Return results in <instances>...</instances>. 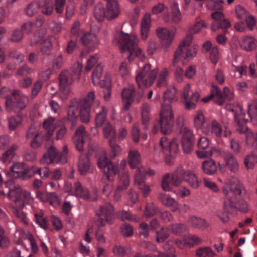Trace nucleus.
Masks as SVG:
<instances>
[{"instance_id": "1", "label": "nucleus", "mask_w": 257, "mask_h": 257, "mask_svg": "<svg viewBox=\"0 0 257 257\" xmlns=\"http://www.w3.org/2000/svg\"><path fill=\"white\" fill-rule=\"evenodd\" d=\"M158 75L157 86H167L169 78L168 69L163 68L159 71L157 67L153 68L151 64H144L142 67L136 71L135 78L138 87H148L152 86Z\"/></svg>"}, {"instance_id": "2", "label": "nucleus", "mask_w": 257, "mask_h": 257, "mask_svg": "<svg viewBox=\"0 0 257 257\" xmlns=\"http://www.w3.org/2000/svg\"><path fill=\"white\" fill-rule=\"evenodd\" d=\"M139 39L135 34H118L113 40L114 43L117 44L122 53H126L130 62L134 58L143 61L145 59V54L142 49L138 47Z\"/></svg>"}, {"instance_id": "3", "label": "nucleus", "mask_w": 257, "mask_h": 257, "mask_svg": "<svg viewBox=\"0 0 257 257\" xmlns=\"http://www.w3.org/2000/svg\"><path fill=\"white\" fill-rule=\"evenodd\" d=\"M217 181L222 184V190L224 195L223 205L226 207L234 206L236 197L240 196L243 186L241 184L236 183L235 179L230 178L223 180L217 178Z\"/></svg>"}, {"instance_id": "4", "label": "nucleus", "mask_w": 257, "mask_h": 257, "mask_svg": "<svg viewBox=\"0 0 257 257\" xmlns=\"http://www.w3.org/2000/svg\"><path fill=\"white\" fill-rule=\"evenodd\" d=\"M105 4L98 3L94 8L93 15L98 21L105 18L110 20L118 16L120 9L117 0H105Z\"/></svg>"}, {"instance_id": "5", "label": "nucleus", "mask_w": 257, "mask_h": 257, "mask_svg": "<svg viewBox=\"0 0 257 257\" xmlns=\"http://www.w3.org/2000/svg\"><path fill=\"white\" fill-rule=\"evenodd\" d=\"M11 96V99L5 101L6 110L8 112L21 111L24 110L29 103V97L19 89L13 90Z\"/></svg>"}, {"instance_id": "6", "label": "nucleus", "mask_w": 257, "mask_h": 257, "mask_svg": "<svg viewBox=\"0 0 257 257\" xmlns=\"http://www.w3.org/2000/svg\"><path fill=\"white\" fill-rule=\"evenodd\" d=\"M143 88H139L140 89L136 91L135 86L129 84L123 89L121 96L124 103L122 107L124 110H128L132 103L138 104L141 101L144 94Z\"/></svg>"}, {"instance_id": "7", "label": "nucleus", "mask_w": 257, "mask_h": 257, "mask_svg": "<svg viewBox=\"0 0 257 257\" xmlns=\"http://www.w3.org/2000/svg\"><path fill=\"white\" fill-rule=\"evenodd\" d=\"M174 122L173 114L170 104H163L160 113L161 132L164 134H169L172 130Z\"/></svg>"}, {"instance_id": "8", "label": "nucleus", "mask_w": 257, "mask_h": 257, "mask_svg": "<svg viewBox=\"0 0 257 257\" xmlns=\"http://www.w3.org/2000/svg\"><path fill=\"white\" fill-rule=\"evenodd\" d=\"M177 179L175 184L180 185L184 181L191 187L197 189L199 186V182L196 175L189 170L185 169L183 166H179L176 170Z\"/></svg>"}, {"instance_id": "9", "label": "nucleus", "mask_w": 257, "mask_h": 257, "mask_svg": "<svg viewBox=\"0 0 257 257\" xmlns=\"http://www.w3.org/2000/svg\"><path fill=\"white\" fill-rule=\"evenodd\" d=\"M64 188L70 195L76 196L77 197L92 201L95 200L97 198L96 192H94L93 196H91L88 190L86 188H83L79 182H76L73 186L70 183L65 182Z\"/></svg>"}, {"instance_id": "10", "label": "nucleus", "mask_w": 257, "mask_h": 257, "mask_svg": "<svg viewBox=\"0 0 257 257\" xmlns=\"http://www.w3.org/2000/svg\"><path fill=\"white\" fill-rule=\"evenodd\" d=\"M39 9L45 15H51L53 10L52 2L41 0L39 3H32L26 9V14L29 17L33 16L38 13Z\"/></svg>"}, {"instance_id": "11", "label": "nucleus", "mask_w": 257, "mask_h": 257, "mask_svg": "<svg viewBox=\"0 0 257 257\" xmlns=\"http://www.w3.org/2000/svg\"><path fill=\"white\" fill-rule=\"evenodd\" d=\"M156 34L161 41L163 48L167 50L171 46L175 39L176 31L170 30L165 27H159L156 30Z\"/></svg>"}, {"instance_id": "12", "label": "nucleus", "mask_w": 257, "mask_h": 257, "mask_svg": "<svg viewBox=\"0 0 257 257\" xmlns=\"http://www.w3.org/2000/svg\"><path fill=\"white\" fill-rule=\"evenodd\" d=\"M145 168L142 166L137 168L134 176V182L136 186L142 192L144 196L149 195L151 191L150 186L145 183Z\"/></svg>"}, {"instance_id": "13", "label": "nucleus", "mask_w": 257, "mask_h": 257, "mask_svg": "<svg viewBox=\"0 0 257 257\" xmlns=\"http://www.w3.org/2000/svg\"><path fill=\"white\" fill-rule=\"evenodd\" d=\"M98 165L100 169L106 174L107 179L111 180L110 177L115 175L118 171L117 166L112 164L111 162L109 161L107 157L106 152L103 153L98 161Z\"/></svg>"}, {"instance_id": "14", "label": "nucleus", "mask_w": 257, "mask_h": 257, "mask_svg": "<svg viewBox=\"0 0 257 257\" xmlns=\"http://www.w3.org/2000/svg\"><path fill=\"white\" fill-rule=\"evenodd\" d=\"M201 132L206 136H215L220 138L222 135L223 129L218 121L213 119L204 125Z\"/></svg>"}, {"instance_id": "15", "label": "nucleus", "mask_w": 257, "mask_h": 257, "mask_svg": "<svg viewBox=\"0 0 257 257\" xmlns=\"http://www.w3.org/2000/svg\"><path fill=\"white\" fill-rule=\"evenodd\" d=\"M190 90V86L187 84L183 88L182 97L184 99L186 108L188 109H193L196 107V104L200 98V95L198 92H195L192 93L191 96H190L189 95Z\"/></svg>"}, {"instance_id": "16", "label": "nucleus", "mask_w": 257, "mask_h": 257, "mask_svg": "<svg viewBox=\"0 0 257 257\" xmlns=\"http://www.w3.org/2000/svg\"><path fill=\"white\" fill-rule=\"evenodd\" d=\"M160 144L163 152L166 155L174 157L178 151V145L175 139L169 140L166 137H163Z\"/></svg>"}, {"instance_id": "17", "label": "nucleus", "mask_w": 257, "mask_h": 257, "mask_svg": "<svg viewBox=\"0 0 257 257\" xmlns=\"http://www.w3.org/2000/svg\"><path fill=\"white\" fill-rule=\"evenodd\" d=\"M211 18L213 20L211 29L216 32L219 29H226L230 27V23L228 20L225 19L224 15L219 12H215L212 14Z\"/></svg>"}, {"instance_id": "18", "label": "nucleus", "mask_w": 257, "mask_h": 257, "mask_svg": "<svg viewBox=\"0 0 257 257\" xmlns=\"http://www.w3.org/2000/svg\"><path fill=\"white\" fill-rule=\"evenodd\" d=\"M88 136L84 126L81 125L76 131L73 140L77 150L81 151L83 148L84 139Z\"/></svg>"}, {"instance_id": "19", "label": "nucleus", "mask_w": 257, "mask_h": 257, "mask_svg": "<svg viewBox=\"0 0 257 257\" xmlns=\"http://www.w3.org/2000/svg\"><path fill=\"white\" fill-rule=\"evenodd\" d=\"M119 177V185L114 194V200L115 201H118L120 199L121 196L119 192L125 190L127 188L130 183L129 176L127 172H124L120 174Z\"/></svg>"}, {"instance_id": "20", "label": "nucleus", "mask_w": 257, "mask_h": 257, "mask_svg": "<svg viewBox=\"0 0 257 257\" xmlns=\"http://www.w3.org/2000/svg\"><path fill=\"white\" fill-rule=\"evenodd\" d=\"M210 94L209 96L202 99V101L207 102L212 98L215 103L218 105L223 104L224 98L222 95L220 89L218 86L212 85L210 89Z\"/></svg>"}, {"instance_id": "21", "label": "nucleus", "mask_w": 257, "mask_h": 257, "mask_svg": "<svg viewBox=\"0 0 257 257\" xmlns=\"http://www.w3.org/2000/svg\"><path fill=\"white\" fill-rule=\"evenodd\" d=\"M239 45L242 50L251 51L256 48L257 40L252 36H243L239 40Z\"/></svg>"}, {"instance_id": "22", "label": "nucleus", "mask_w": 257, "mask_h": 257, "mask_svg": "<svg viewBox=\"0 0 257 257\" xmlns=\"http://www.w3.org/2000/svg\"><path fill=\"white\" fill-rule=\"evenodd\" d=\"M80 38L83 44L89 47V51H92L96 46L99 44V41L95 34L91 33H83Z\"/></svg>"}, {"instance_id": "23", "label": "nucleus", "mask_w": 257, "mask_h": 257, "mask_svg": "<svg viewBox=\"0 0 257 257\" xmlns=\"http://www.w3.org/2000/svg\"><path fill=\"white\" fill-rule=\"evenodd\" d=\"M151 27V18L149 14H146L144 16L140 27L141 38L143 41L147 40Z\"/></svg>"}, {"instance_id": "24", "label": "nucleus", "mask_w": 257, "mask_h": 257, "mask_svg": "<svg viewBox=\"0 0 257 257\" xmlns=\"http://www.w3.org/2000/svg\"><path fill=\"white\" fill-rule=\"evenodd\" d=\"M192 40V36L188 35L180 43L179 48L177 49L174 54L172 62L173 65H175L180 60L183 50H185L187 48H189V47H190Z\"/></svg>"}, {"instance_id": "25", "label": "nucleus", "mask_w": 257, "mask_h": 257, "mask_svg": "<svg viewBox=\"0 0 257 257\" xmlns=\"http://www.w3.org/2000/svg\"><path fill=\"white\" fill-rule=\"evenodd\" d=\"M96 214L99 216H103L108 223H111L113 218V208L109 203H106L100 206L96 210Z\"/></svg>"}, {"instance_id": "26", "label": "nucleus", "mask_w": 257, "mask_h": 257, "mask_svg": "<svg viewBox=\"0 0 257 257\" xmlns=\"http://www.w3.org/2000/svg\"><path fill=\"white\" fill-rule=\"evenodd\" d=\"M187 223L192 227L200 230H204L209 227V223L205 219L195 216L189 217Z\"/></svg>"}, {"instance_id": "27", "label": "nucleus", "mask_w": 257, "mask_h": 257, "mask_svg": "<svg viewBox=\"0 0 257 257\" xmlns=\"http://www.w3.org/2000/svg\"><path fill=\"white\" fill-rule=\"evenodd\" d=\"M177 178L176 170L171 175L169 174L165 175L162 180L161 187L162 189L165 191H171L172 190V184L176 186L179 185L175 184V181Z\"/></svg>"}, {"instance_id": "28", "label": "nucleus", "mask_w": 257, "mask_h": 257, "mask_svg": "<svg viewBox=\"0 0 257 257\" xmlns=\"http://www.w3.org/2000/svg\"><path fill=\"white\" fill-rule=\"evenodd\" d=\"M95 104L97 105V108L94 110L96 113L95 123L97 127H100L106 120L107 110L103 106H101L99 108L98 107L100 104L99 101H96Z\"/></svg>"}, {"instance_id": "29", "label": "nucleus", "mask_w": 257, "mask_h": 257, "mask_svg": "<svg viewBox=\"0 0 257 257\" xmlns=\"http://www.w3.org/2000/svg\"><path fill=\"white\" fill-rule=\"evenodd\" d=\"M159 198L163 204L169 207L172 211H175L178 209V202L169 195L160 193Z\"/></svg>"}, {"instance_id": "30", "label": "nucleus", "mask_w": 257, "mask_h": 257, "mask_svg": "<svg viewBox=\"0 0 257 257\" xmlns=\"http://www.w3.org/2000/svg\"><path fill=\"white\" fill-rule=\"evenodd\" d=\"M57 156V149L52 146L44 154L43 157L40 159V162L43 165H49L53 162L56 163V158Z\"/></svg>"}, {"instance_id": "31", "label": "nucleus", "mask_w": 257, "mask_h": 257, "mask_svg": "<svg viewBox=\"0 0 257 257\" xmlns=\"http://www.w3.org/2000/svg\"><path fill=\"white\" fill-rule=\"evenodd\" d=\"M224 160L226 166L231 172L235 173L238 170V163L235 156L231 153H226L224 155Z\"/></svg>"}, {"instance_id": "32", "label": "nucleus", "mask_w": 257, "mask_h": 257, "mask_svg": "<svg viewBox=\"0 0 257 257\" xmlns=\"http://www.w3.org/2000/svg\"><path fill=\"white\" fill-rule=\"evenodd\" d=\"M23 191L19 185H15L10 189L7 197L10 200L14 201V205L17 206V201H20Z\"/></svg>"}, {"instance_id": "33", "label": "nucleus", "mask_w": 257, "mask_h": 257, "mask_svg": "<svg viewBox=\"0 0 257 257\" xmlns=\"http://www.w3.org/2000/svg\"><path fill=\"white\" fill-rule=\"evenodd\" d=\"M127 160L130 167L134 169L141 162V156L136 149H131L128 152Z\"/></svg>"}, {"instance_id": "34", "label": "nucleus", "mask_w": 257, "mask_h": 257, "mask_svg": "<svg viewBox=\"0 0 257 257\" xmlns=\"http://www.w3.org/2000/svg\"><path fill=\"white\" fill-rule=\"evenodd\" d=\"M193 124L197 130L202 131V128L206 125V118L203 112L201 110H197L193 116Z\"/></svg>"}, {"instance_id": "35", "label": "nucleus", "mask_w": 257, "mask_h": 257, "mask_svg": "<svg viewBox=\"0 0 257 257\" xmlns=\"http://www.w3.org/2000/svg\"><path fill=\"white\" fill-rule=\"evenodd\" d=\"M34 198L31 193L26 190H24L20 201H17V207L23 209L25 205H32L34 203Z\"/></svg>"}, {"instance_id": "36", "label": "nucleus", "mask_w": 257, "mask_h": 257, "mask_svg": "<svg viewBox=\"0 0 257 257\" xmlns=\"http://www.w3.org/2000/svg\"><path fill=\"white\" fill-rule=\"evenodd\" d=\"M103 135L107 140L108 143L116 141V131L109 122L104 123L103 127Z\"/></svg>"}, {"instance_id": "37", "label": "nucleus", "mask_w": 257, "mask_h": 257, "mask_svg": "<svg viewBox=\"0 0 257 257\" xmlns=\"http://www.w3.org/2000/svg\"><path fill=\"white\" fill-rule=\"evenodd\" d=\"M77 110H78V104L75 101H72L69 105L68 113H67V119L72 121L71 127L73 128L76 126V120L77 117Z\"/></svg>"}, {"instance_id": "38", "label": "nucleus", "mask_w": 257, "mask_h": 257, "mask_svg": "<svg viewBox=\"0 0 257 257\" xmlns=\"http://www.w3.org/2000/svg\"><path fill=\"white\" fill-rule=\"evenodd\" d=\"M234 116L239 126L237 131L240 133H243L247 129L245 125L247 121V119L245 118V113L242 112V110L238 111L234 114Z\"/></svg>"}, {"instance_id": "39", "label": "nucleus", "mask_w": 257, "mask_h": 257, "mask_svg": "<svg viewBox=\"0 0 257 257\" xmlns=\"http://www.w3.org/2000/svg\"><path fill=\"white\" fill-rule=\"evenodd\" d=\"M75 80L77 79L74 78L70 71L67 70L62 72L59 76L60 83L62 86L71 85Z\"/></svg>"}, {"instance_id": "40", "label": "nucleus", "mask_w": 257, "mask_h": 257, "mask_svg": "<svg viewBox=\"0 0 257 257\" xmlns=\"http://www.w3.org/2000/svg\"><path fill=\"white\" fill-rule=\"evenodd\" d=\"M243 133L245 134L246 145L249 148L257 149V133L253 134L248 128Z\"/></svg>"}, {"instance_id": "41", "label": "nucleus", "mask_w": 257, "mask_h": 257, "mask_svg": "<svg viewBox=\"0 0 257 257\" xmlns=\"http://www.w3.org/2000/svg\"><path fill=\"white\" fill-rule=\"evenodd\" d=\"M43 127L47 132L46 137L48 139L53 135L56 127L55 119L52 117H48L44 121Z\"/></svg>"}, {"instance_id": "42", "label": "nucleus", "mask_w": 257, "mask_h": 257, "mask_svg": "<svg viewBox=\"0 0 257 257\" xmlns=\"http://www.w3.org/2000/svg\"><path fill=\"white\" fill-rule=\"evenodd\" d=\"M202 169L204 172L207 175L214 174L217 171V166L215 162L212 159L203 162Z\"/></svg>"}, {"instance_id": "43", "label": "nucleus", "mask_w": 257, "mask_h": 257, "mask_svg": "<svg viewBox=\"0 0 257 257\" xmlns=\"http://www.w3.org/2000/svg\"><path fill=\"white\" fill-rule=\"evenodd\" d=\"M78 169L81 174L85 175L89 171L90 163L89 159L85 155L81 156L78 162Z\"/></svg>"}, {"instance_id": "44", "label": "nucleus", "mask_w": 257, "mask_h": 257, "mask_svg": "<svg viewBox=\"0 0 257 257\" xmlns=\"http://www.w3.org/2000/svg\"><path fill=\"white\" fill-rule=\"evenodd\" d=\"M239 196H237L234 202V206L232 207L224 206L226 209L229 210L231 208H235L239 211L242 212H246L248 210V205L247 202L243 199L238 200Z\"/></svg>"}, {"instance_id": "45", "label": "nucleus", "mask_w": 257, "mask_h": 257, "mask_svg": "<svg viewBox=\"0 0 257 257\" xmlns=\"http://www.w3.org/2000/svg\"><path fill=\"white\" fill-rule=\"evenodd\" d=\"M244 164L247 170L253 169L257 164V154L251 153L245 156Z\"/></svg>"}, {"instance_id": "46", "label": "nucleus", "mask_w": 257, "mask_h": 257, "mask_svg": "<svg viewBox=\"0 0 257 257\" xmlns=\"http://www.w3.org/2000/svg\"><path fill=\"white\" fill-rule=\"evenodd\" d=\"M18 149L17 145H13L6 152L2 155L1 160L6 164L11 162L13 156L15 155V152Z\"/></svg>"}, {"instance_id": "47", "label": "nucleus", "mask_w": 257, "mask_h": 257, "mask_svg": "<svg viewBox=\"0 0 257 257\" xmlns=\"http://www.w3.org/2000/svg\"><path fill=\"white\" fill-rule=\"evenodd\" d=\"M246 74V66L244 65L241 66H235L232 65L230 72L232 77L235 78H240Z\"/></svg>"}, {"instance_id": "48", "label": "nucleus", "mask_w": 257, "mask_h": 257, "mask_svg": "<svg viewBox=\"0 0 257 257\" xmlns=\"http://www.w3.org/2000/svg\"><path fill=\"white\" fill-rule=\"evenodd\" d=\"M169 230L167 226H163L159 230L156 231V241L159 243L164 242L169 236Z\"/></svg>"}, {"instance_id": "49", "label": "nucleus", "mask_w": 257, "mask_h": 257, "mask_svg": "<svg viewBox=\"0 0 257 257\" xmlns=\"http://www.w3.org/2000/svg\"><path fill=\"white\" fill-rule=\"evenodd\" d=\"M196 255L198 257H214L215 253L209 246H203L197 248Z\"/></svg>"}, {"instance_id": "50", "label": "nucleus", "mask_w": 257, "mask_h": 257, "mask_svg": "<svg viewBox=\"0 0 257 257\" xmlns=\"http://www.w3.org/2000/svg\"><path fill=\"white\" fill-rule=\"evenodd\" d=\"M26 169V165L24 163L17 162L11 167V170L8 174L16 173V177H18L20 174L25 173Z\"/></svg>"}, {"instance_id": "51", "label": "nucleus", "mask_w": 257, "mask_h": 257, "mask_svg": "<svg viewBox=\"0 0 257 257\" xmlns=\"http://www.w3.org/2000/svg\"><path fill=\"white\" fill-rule=\"evenodd\" d=\"M255 111L257 112V99H254L251 103L248 104V114L250 119L254 123H257V119L255 116Z\"/></svg>"}, {"instance_id": "52", "label": "nucleus", "mask_w": 257, "mask_h": 257, "mask_svg": "<svg viewBox=\"0 0 257 257\" xmlns=\"http://www.w3.org/2000/svg\"><path fill=\"white\" fill-rule=\"evenodd\" d=\"M36 222L42 228L47 229L48 227V223L44 213L42 211L39 213H35L34 214Z\"/></svg>"}, {"instance_id": "53", "label": "nucleus", "mask_w": 257, "mask_h": 257, "mask_svg": "<svg viewBox=\"0 0 257 257\" xmlns=\"http://www.w3.org/2000/svg\"><path fill=\"white\" fill-rule=\"evenodd\" d=\"M102 71L103 67L100 65H98L95 68L92 76V82L94 85H98L100 83Z\"/></svg>"}, {"instance_id": "54", "label": "nucleus", "mask_w": 257, "mask_h": 257, "mask_svg": "<svg viewBox=\"0 0 257 257\" xmlns=\"http://www.w3.org/2000/svg\"><path fill=\"white\" fill-rule=\"evenodd\" d=\"M181 141L194 140V135L192 131L186 126H183L180 131Z\"/></svg>"}, {"instance_id": "55", "label": "nucleus", "mask_w": 257, "mask_h": 257, "mask_svg": "<svg viewBox=\"0 0 257 257\" xmlns=\"http://www.w3.org/2000/svg\"><path fill=\"white\" fill-rule=\"evenodd\" d=\"M90 108L81 104L79 117L80 120L84 123H87L90 119Z\"/></svg>"}, {"instance_id": "56", "label": "nucleus", "mask_w": 257, "mask_h": 257, "mask_svg": "<svg viewBox=\"0 0 257 257\" xmlns=\"http://www.w3.org/2000/svg\"><path fill=\"white\" fill-rule=\"evenodd\" d=\"M117 217L122 220H128L138 222L140 220L138 216L132 215L127 211H120L117 213Z\"/></svg>"}, {"instance_id": "57", "label": "nucleus", "mask_w": 257, "mask_h": 257, "mask_svg": "<svg viewBox=\"0 0 257 257\" xmlns=\"http://www.w3.org/2000/svg\"><path fill=\"white\" fill-rule=\"evenodd\" d=\"M159 211V209L152 203H148L145 207V216L150 217L154 216Z\"/></svg>"}, {"instance_id": "58", "label": "nucleus", "mask_w": 257, "mask_h": 257, "mask_svg": "<svg viewBox=\"0 0 257 257\" xmlns=\"http://www.w3.org/2000/svg\"><path fill=\"white\" fill-rule=\"evenodd\" d=\"M22 209H23L19 208L17 205H14L13 206V212L15 215L23 223L26 224L28 223V220L26 213Z\"/></svg>"}, {"instance_id": "59", "label": "nucleus", "mask_w": 257, "mask_h": 257, "mask_svg": "<svg viewBox=\"0 0 257 257\" xmlns=\"http://www.w3.org/2000/svg\"><path fill=\"white\" fill-rule=\"evenodd\" d=\"M9 128L11 130H15L22 121V118L19 115L11 116L8 118Z\"/></svg>"}, {"instance_id": "60", "label": "nucleus", "mask_w": 257, "mask_h": 257, "mask_svg": "<svg viewBox=\"0 0 257 257\" xmlns=\"http://www.w3.org/2000/svg\"><path fill=\"white\" fill-rule=\"evenodd\" d=\"M169 229L176 235H180L185 232L187 228L182 224H173L169 226Z\"/></svg>"}, {"instance_id": "61", "label": "nucleus", "mask_w": 257, "mask_h": 257, "mask_svg": "<svg viewBox=\"0 0 257 257\" xmlns=\"http://www.w3.org/2000/svg\"><path fill=\"white\" fill-rule=\"evenodd\" d=\"M198 50V46L197 45H193L189 48H187L185 50H183V52L182 53L181 57L183 55H185V57L186 58H190L194 57Z\"/></svg>"}, {"instance_id": "62", "label": "nucleus", "mask_w": 257, "mask_h": 257, "mask_svg": "<svg viewBox=\"0 0 257 257\" xmlns=\"http://www.w3.org/2000/svg\"><path fill=\"white\" fill-rule=\"evenodd\" d=\"M82 68L83 65L80 62L74 64L72 66L70 72L77 80H79L80 78Z\"/></svg>"}, {"instance_id": "63", "label": "nucleus", "mask_w": 257, "mask_h": 257, "mask_svg": "<svg viewBox=\"0 0 257 257\" xmlns=\"http://www.w3.org/2000/svg\"><path fill=\"white\" fill-rule=\"evenodd\" d=\"M111 148V152L109 153L110 157L113 158L119 154L121 152V148L118 145L115 144V142L108 143Z\"/></svg>"}, {"instance_id": "64", "label": "nucleus", "mask_w": 257, "mask_h": 257, "mask_svg": "<svg viewBox=\"0 0 257 257\" xmlns=\"http://www.w3.org/2000/svg\"><path fill=\"white\" fill-rule=\"evenodd\" d=\"M206 27L207 25L203 21H200L190 27L189 32L193 34L198 33L203 28H205Z\"/></svg>"}]
</instances>
